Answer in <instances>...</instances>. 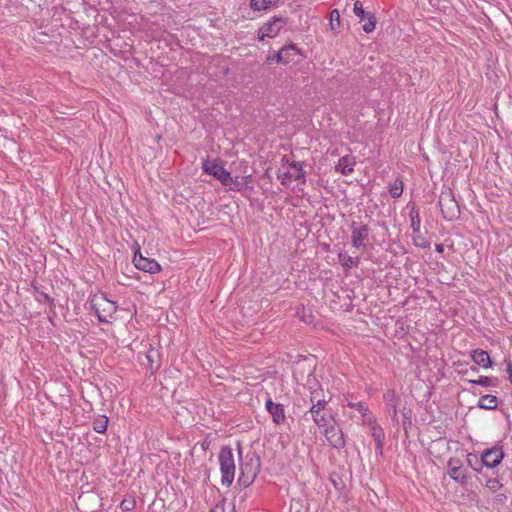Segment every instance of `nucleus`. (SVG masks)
Masks as SVG:
<instances>
[{
	"label": "nucleus",
	"instance_id": "obj_28",
	"mask_svg": "<svg viewBox=\"0 0 512 512\" xmlns=\"http://www.w3.org/2000/svg\"><path fill=\"white\" fill-rule=\"evenodd\" d=\"M366 22L362 26V29L365 33H371L375 30L377 19L373 13L368 12L367 17L365 18Z\"/></svg>",
	"mask_w": 512,
	"mask_h": 512
},
{
	"label": "nucleus",
	"instance_id": "obj_21",
	"mask_svg": "<svg viewBox=\"0 0 512 512\" xmlns=\"http://www.w3.org/2000/svg\"><path fill=\"white\" fill-rule=\"evenodd\" d=\"M248 467L249 464H246L245 467H241V474L238 479V482L245 487L249 486L257 475V468L254 471H248Z\"/></svg>",
	"mask_w": 512,
	"mask_h": 512
},
{
	"label": "nucleus",
	"instance_id": "obj_14",
	"mask_svg": "<svg viewBox=\"0 0 512 512\" xmlns=\"http://www.w3.org/2000/svg\"><path fill=\"white\" fill-rule=\"evenodd\" d=\"M296 53L297 48L293 44L283 47L276 53V62L281 64H288L293 61Z\"/></svg>",
	"mask_w": 512,
	"mask_h": 512
},
{
	"label": "nucleus",
	"instance_id": "obj_37",
	"mask_svg": "<svg viewBox=\"0 0 512 512\" xmlns=\"http://www.w3.org/2000/svg\"><path fill=\"white\" fill-rule=\"evenodd\" d=\"M506 363H507L506 372L509 374V381L512 384V362L506 361Z\"/></svg>",
	"mask_w": 512,
	"mask_h": 512
},
{
	"label": "nucleus",
	"instance_id": "obj_31",
	"mask_svg": "<svg viewBox=\"0 0 512 512\" xmlns=\"http://www.w3.org/2000/svg\"><path fill=\"white\" fill-rule=\"evenodd\" d=\"M412 240H413L414 245L417 247L428 248L430 246V243L420 232H419V234L413 233Z\"/></svg>",
	"mask_w": 512,
	"mask_h": 512
},
{
	"label": "nucleus",
	"instance_id": "obj_41",
	"mask_svg": "<svg viewBox=\"0 0 512 512\" xmlns=\"http://www.w3.org/2000/svg\"><path fill=\"white\" fill-rule=\"evenodd\" d=\"M236 446H237V451H238L239 460L241 461V459H242V447H241V443H240V442H237V443H236Z\"/></svg>",
	"mask_w": 512,
	"mask_h": 512
},
{
	"label": "nucleus",
	"instance_id": "obj_23",
	"mask_svg": "<svg viewBox=\"0 0 512 512\" xmlns=\"http://www.w3.org/2000/svg\"><path fill=\"white\" fill-rule=\"evenodd\" d=\"M146 358L150 364V368L157 370L160 367V353L157 349L151 348L148 350Z\"/></svg>",
	"mask_w": 512,
	"mask_h": 512
},
{
	"label": "nucleus",
	"instance_id": "obj_20",
	"mask_svg": "<svg viewBox=\"0 0 512 512\" xmlns=\"http://www.w3.org/2000/svg\"><path fill=\"white\" fill-rule=\"evenodd\" d=\"M498 398L494 395H483L479 398L478 407L485 410H494L498 406Z\"/></svg>",
	"mask_w": 512,
	"mask_h": 512
},
{
	"label": "nucleus",
	"instance_id": "obj_33",
	"mask_svg": "<svg viewBox=\"0 0 512 512\" xmlns=\"http://www.w3.org/2000/svg\"><path fill=\"white\" fill-rule=\"evenodd\" d=\"M353 12L361 21L365 20L368 13L363 9L362 3L358 0L354 2Z\"/></svg>",
	"mask_w": 512,
	"mask_h": 512
},
{
	"label": "nucleus",
	"instance_id": "obj_6",
	"mask_svg": "<svg viewBox=\"0 0 512 512\" xmlns=\"http://www.w3.org/2000/svg\"><path fill=\"white\" fill-rule=\"evenodd\" d=\"M351 244L355 248L365 247L369 239L370 228L366 224L357 225L356 222L351 224Z\"/></svg>",
	"mask_w": 512,
	"mask_h": 512
},
{
	"label": "nucleus",
	"instance_id": "obj_30",
	"mask_svg": "<svg viewBox=\"0 0 512 512\" xmlns=\"http://www.w3.org/2000/svg\"><path fill=\"white\" fill-rule=\"evenodd\" d=\"M329 25L331 30H336L340 27V13L337 9L331 11Z\"/></svg>",
	"mask_w": 512,
	"mask_h": 512
},
{
	"label": "nucleus",
	"instance_id": "obj_35",
	"mask_svg": "<svg viewBox=\"0 0 512 512\" xmlns=\"http://www.w3.org/2000/svg\"><path fill=\"white\" fill-rule=\"evenodd\" d=\"M328 404V401L327 400H324L323 402L322 401H319V403L315 402V403H311V407L309 409V412L310 414H314L315 412H318V411H323V410H327L326 409V405Z\"/></svg>",
	"mask_w": 512,
	"mask_h": 512
},
{
	"label": "nucleus",
	"instance_id": "obj_29",
	"mask_svg": "<svg viewBox=\"0 0 512 512\" xmlns=\"http://www.w3.org/2000/svg\"><path fill=\"white\" fill-rule=\"evenodd\" d=\"M494 381H497V379L496 378L493 379L488 376H480L478 379L469 380V383L473 384V385H481L484 387H488L491 385H495L493 383Z\"/></svg>",
	"mask_w": 512,
	"mask_h": 512
},
{
	"label": "nucleus",
	"instance_id": "obj_44",
	"mask_svg": "<svg viewBox=\"0 0 512 512\" xmlns=\"http://www.w3.org/2000/svg\"><path fill=\"white\" fill-rule=\"evenodd\" d=\"M499 500H502V497H505L504 494L498 495Z\"/></svg>",
	"mask_w": 512,
	"mask_h": 512
},
{
	"label": "nucleus",
	"instance_id": "obj_36",
	"mask_svg": "<svg viewBox=\"0 0 512 512\" xmlns=\"http://www.w3.org/2000/svg\"><path fill=\"white\" fill-rule=\"evenodd\" d=\"M348 406L357 409L363 416L369 411L368 406L364 402L349 403Z\"/></svg>",
	"mask_w": 512,
	"mask_h": 512
},
{
	"label": "nucleus",
	"instance_id": "obj_46",
	"mask_svg": "<svg viewBox=\"0 0 512 512\" xmlns=\"http://www.w3.org/2000/svg\"><path fill=\"white\" fill-rule=\"evenodd\" d=\"M472 370H473L474 372H478V369H477L476 367H473V368H472Z\"/></svg>",
	"mask_w": 512,
	"mask_h": 512
},
{
	"label": "nucleus",
	"instance_id": "obj_7",
	"mask_svg": "<svg viewBox=\"0 0 512 512\" xmlns=\"http://www.w3.org/2000/svg\"><path fill=\"white\" fill-rule=\"evenodd\" d=\"M286 25V20L282 17L274 16L259 30V40H264L265 37L274 38L278 35L279 31Z\"/></svg>",
	"mask_w": 512,
	"mask_h": 512
},
{
	"label": "nucleus",
	"instance_id": "obj_40",
	"mask_svg": "<svg viewBox=\"0 0 512 512\" xmlns=\"http://www.w3.org/2000/svg\"><path fill=\"white\" fill-rule=\"evenodd\" d=\"M435 250L438 253H443L444 252V245L442 243L436 244L435 245Z\"/></svg>",
	"mask_w": 512,
	"mask_h": 512
},
{
	"label": "nucleus",
	"instance_id": "obj_38",
	"mask_svg": "<svg viewBox=\"0 0 512 512\" xmlns=\"http://www.w3.org/2000/svg\"><path fill=\"white\" fill-rule=\"evenodd\" d=\"M40 295L43 297V299L46 302H48L50 305H53L54 299H52L49 295H47L46 293H43V292Z\"/></svg>",
	"mask_w": 512,
	"mask_h": 512
},
{
	"label": "nucleus",
	"instance_id": "obj_24",
	"mask_svg": "<svg viewBox=\"0 0 512 512\" xmlns=\"http://www.w3.org/2000/svg\"><path fill=\"white\" fill-rule=\"evenodd\" d=\"M403 181L400 178H396L392 183L389 185V193L392 198H399L403 193Z\"/></svg>",
	"mask_w": 512,
	"mask_h": 512
},
{
	"label": "nucleus",
	"instance_id": "obj_43",
	"mask_svg": "<svg viewBox=\"0 0 512 512\" xmlns=\"http://www.w3.org/2000/svg\"><path fill=\"white\" fill-rule=\"evenodd\" d=\"M396 414H397V411H396V405H394V407H393V416L395 417V416H396Z\"/></svg>",
	"mask_w": 512,
	"mask_h": 512
},
{
	"label": "nucleus",
	"instance_id": "obj_16",
	"mask_svg": "<svg viewBox=\"0 0 512 512\" xmlns=\"http://www.w3.org/2000/svg\"><path fill=\"white\" fill-rule=\"evenodd\" d=\"M472 360L482 368L492 367V361L487 351L476 349L471 352Z\"/></svg>",
	"mask_w": 512,
	"mask_h": 512
},
{
	"label": "nucleus",
	"instance_id": "obj_19",
	"mask_svg": "<svg viewBox=\"0 0 512 512\" xmlns=\"http://www.w3.org/2000/svg\"><path fill=\"white\" fill-rule=\"evenodd\" d=\"M410 207L409 218H410V226L414 234H419L421 220L420 213L415 204H409Z\"/></svg>",
	"mask_w": 512,
	"mask_h": 512
},
{
	"label": "nucleus",
	"instance_id": "obj_26",
	"mask_svg": "<svg viewBox=\"0 0 512 512\" xmlns=\"http://www.w3.org/2000/svg\"><path fill=\"white\" fill-rule=\"evenodd\" d=\"M278 0H251L250 6L255 11L266 10L276 4Z\"/></svg>",
	"mask_w": 512,
	"mask_h": 512
},
{
	"label": "nucleus",
	"instance_id": "obj_45",
	"mask_svg": "<svg viewBox=\"0 0 512 512\" xmlns=\"http://www.w3.org/2000/svg\"><path fill=\"white\" fill-rule=\"evenodd\" d=\"M499 500H502V497H505L504 494L498 495Z\"/></svg>",
	"mask_w": 512,
	"mask_h": 512
},
{
	"label": "nucleus",
	"instance_id": "obj_5",
	"mask_svg": "<svg viewBox=\"0 0 512 512\" xmlns=\"http://www.w3.org/2000/svg\"><path fill=\"white\" fill-rule=\"evenodd\" d=\"M282 161H286L291 169L289 171L278 174V178L281 180V183L283 185H286L293 179L299 180L302 183H305V181H306L305 172L303 171L302 165L299 162L292 161L291 163H289L287 156H284L282 158Z\"/></svg>",
	"mask_w": 512,
	"mask_h": 512
},
{
	"label": "nucleus",
	"instance_id": "obj_18",
	"mask_svg": "<svg viewBox=\"0 0 512 512\" xmlns=\"http://www.w3.org/2000/svg\"><path fill=\"white\" fill-rule=\"evenodd\" d=\"M251 176H235L230 180L229 189L231 191L241 192L245 187L249 186Z\"/></svg>",
	"mask_w": 512,
	"mask_h": 512
},
{
	"label": "nucleus",
	"instance_id": "obj_17",
	"mask_svg": "<svg viewBox=\"0 0 512 512\" xmlns=\"http://www.w3.org/2000/svg\"><path fill=\"white\" fill-rule=\"evenodd\" d=\"M371 435H372L373 439L376 442V451L380 455H382L383 454L384 439H385V434H384L383 429L380 426L374 424L371 427Z\"/></svg>",
	"mask_w": 512,
	"mask_h": 512
},
{
	"label": "nucleus",
	"instance_id": "obj_3",
	"mask_svg": "<svg viewBox=\"0 0 512 512\" xmlns=\"http://www.w3.org/2000/svg\"><path fill=\"white\" fill-rule=\"evenodd\" d=\"M90 305L94 309L100 322L109 323L115 314L117 307L115 302L108 300L105 295H95L90 299Z\"/></svg>",
	"mask_w": 512,
	"mask_h": 512
},
{
	"label": "nucleus",
	"instance_id": "obj_25",
	"mask_svg": "<svg viewBox=\"0 0 512 512\" xmlns=\"http://www.w3.org/2000/svg\"><path fill=\"white\" fill-rule=\"evenodd\" d=\"M467 463L468 465L477 473H481L483 469L482 458H478L476 454L469 453L467 454Z\"/></svg>",
	"mask_w": 512,
	"mask_h": 512
},
{
	"label": "nucleus",
	"instance_id": "obj_15",
	"mask_svg": "<svg viewBox=\"0 0 512 512\" xmlns=\"http://www.w3.org/2000/svg\"><path fill=\"white\" fill-rule=\"evenodd\" d=\"M313 421L319 428H325L331 423H335L333 415L328 410H321L311 414Z\"/></svg>",
	"mask_w": 512,
	"mask_h": 512
},
{
	"label": "nucleus",
	"instance_id": "obj_42",
	"mask_svg": "<svg viewBox=\"0 0 512 512\" xmlns=\"http://www.w3.org/2000/svg\"><path fill=\"white\" fill-rule=\"evenodd\" d=\"M266 61H267L268 64H271L274 61L276 62V54L273 55V56H268Z\"/></svg>",
	"mask_w": 512,
	"mask_h": 512
},
{
	"label": "nucleus",
	"instance_id": "obj_10",
	"mask_svg": "<svg viewBox=\"0 0 512 512\" xmlns=\"http://www.w3.org/2000/svg\"><path fill=\"white\" fill-rule=\"evenodd\" d=\"M324 436L333 448L341 449L345 446L344 434L341 428L335 425V423H331L329 426L325 427Z\"/></svg>",
	"mask_w": 512,
	"mask_h": 512
},
{
	"label": "nucleus",
	"instance_id": "obj_1",
	"mask_svg": "<svg viewBox=\"0 0 512 512\" xmlns=\"http://www.w3.org/2000/svg\"><path fill=\"white\" fill-rule=\"evenodd\" d=\"M218 460L221 471V483L229 487L234 481L236 468L233 449L230 446H223L219 451Z\"/></svg>",
	"mask_w": 512,
	"mask_h": 512
},
{
	"label": "nucleus",
	"instance_id": "obj_32",
	"mask_svg": "<svg viewBox=\"0 0 512 512\" xmlns=\"http://www.w3.org/2000/svg\"><path fill=\"white\" fill-rule=\"evenodd\" d=\"M326 400L325 399V395H324V391L322 388H317V389H314L313 391H311V394H310V402L311 403H319V401H324Z\"/></svg>",
	"mask_w": 512,
	"mask_h": 512
},
{
	"label": "nucleus",
	"instance_id": "obj_11",
	"mask_svg": "<svg viewBox=\"0 0 512 512\" xmlns=\"http://www.w3.org/2000/svg\"><path fill=\"white\" fill-rule=\"evenodd\" d=\"M481 458L483 466H486L488 468H495L503 460L504 452L502 450V447L493 446L492 448L486 449L482 453Z\"/></svg>",
	"mask_w": 512,
	"mask_h": 512
},
{
	"label": "nucleus",
	"instance_id": "obj_9",
	"mask_svg": "<svg viewBox=\"0 0 512 512\" xmlns=\"http://www.w3.org/2000/svg\"><path fill=\"white\" fill-rule=\"evenodd\" d=\"M448 475L455 482L465 485L468 482V475L463 470V465L460 459L450 458L447 462Z\"/></svg>",
	"mask_w": 512,
	"mask_h": 512
},
{
	"label": "nucleus",
	"instance_id": "obj_2",
	"mask_svg": "<svg viewBox=\"0 0 512 512\" xmlns=\"http://www.w3.org/2000/svg\"><path fill=\"white\" fill-rule=\"evenodd\" d=\"M443 218L447 221H455L460 217V208L450 188L441 191L438 200Z\"/></svg>",
	"mask_w": 512,
	"mask_h": 512
},
{
	"label": "nucleus",
	"instance_id": "obj_22",
	"mask_svg": "<svg viewBox=\"0 0 512 512\" xmlns=\"http://www.w3.org/2000/svg\"><path fill=\"white\" fill-rule=\"evenodd\" d=\"M338 259L341 265L345 268L357 267L360 263L358 257H352L348 255L346 252H341L338 254Z\"/></svg>",
	"mask_w": 512,
	"mask_h": 512
},
{
	"label": "nucleus",
	"instance_id": "obj_39",
	"mask_svg": "<svg viewBox=\"0 0 512 512\" xmlns=\"http://www.w3.org/2000/svg\"><path fill=\"white\" fill-rule=\"evenodd\" d=\"M210 512H225V508L223 505H216Z\"/></svg>",
	"mask_w": 512,
	"mask_h": 512
},
{
	"label": "nucleus",
	"instance_id": "obj_13",
	"mask_svg": "<svg viewBox=\"0 0 512 512\" xmlns=\"http://www.w3.org/2000/svg\"><path fill=\"white\" fill-rule=\"evenodd\" d=\"M356 164L355 157L352 155H345L338 160L335 170L343 175H349L353 172Z\"/></svg>",
	"mask_w": 512,
	"mask_h": 512
},
{
	"label": "nucleus",
	"instance_id": "obj_27",
	"mask_svg": "<svg viewBox=\"0 0 512 512\" xmlns=\"http://www.w3.org/2000/svg\"><path fill=\"white\" fill-rule=\"evenodd\" d=\"M108 426V417L99 415L93 422V429L97 433H105Z\"/></svg>",
	"mask_w": 512,
	"mask_h": 512
},
{
	"label": "nucleus",
	"instance_id": "obj_8",
	"mask_svg": "<svg viewBox=\"0 0 512 512\" xmlns=\"http://www.w3.org/2000/svg\"><path fill=\"white\" fill-rule=\"evenodd\" d=\"M133 263L137 269L150 274L158 273L161 270L160 264L155 259L144 257L139 247L135 252Z\"/></svg>",
	"mask_w": 512,
	"mask_h": 512
},
{
	"label": "nucleus",
	"instance_id": "obj_4",
	"mask_svg": "<svg viewBox=\"0 0 512 512\" xmlns=\"http://www.w3.org/2000/svg\"><path fill=\"white\" fill-rule=\"evenodd\" d=\"M203 171L212 175L214 178L219 180L222 185L228 186L232 176L223 166L218 164L216 161L206 160L202 164Z\"/></svg>",
	"mask_w": 512,
	"mask_h": 512
},
{
	"label": "nucleus",
	"instance_id": "obj_12",
	"mask_svg": "<svg viewBox=\"0 0 512 512\" xmlns=\"http://www.w3.org/2000/svg\"><path fill=\"white\" fill-rule=\"evenodd\" d=\"M265 408L272 416V421L276 425H281L286 422V413L283 404L275 403L271 398H268L265 402Z\"/></svg>",
	"mask_w": 512,
	"mask_h": 512
},
{
	"label": "nucleus",
	"instance_id": "obj_34",
	"mask_svg": "<svg viewBox=\"0 0 512 512\" xmlns=\"http://www.w3.org/2000/svg\"><path fill=\"white\" fill-rule=\"evenodd\" d=\"M486 487L494 493L502 487V483L497 478H490L486 482Z\"/></svg>",
	"mask_w": 512,
	"mask_h": 512
}]
</instances>
